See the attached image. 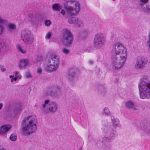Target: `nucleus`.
<instances>
[{"mask_svg": "<svg viewBox=\"0 0 150 150\" xmlns=\"http://www.w3.org/2000/svg\"><path fill=\"white\" fill-rule=\"evenodd\" d=\"M9 50V47L4 42H0V51L5 52Z\"/></svg>", "mask_w": 150, "mask_h": 150, "instance_id": "obj_17", "label": "nucleus"}, {"mask_svg": "<svg viewBox=\"0 0 150 150\" xmlns=\"http://www.w3.org/2000/svg\"><path fill=\"white\" fill-rule=\"evenodd\" d=\"M43 58L41 55H39L37 56L36 59L37 62H40L43 60Z\"/></svg>", "mask_w": 150, "mask_h": 150, "instance_id": "obj_32", "label": "nucleus"}, {"mask_svg": "<svg viewBox=\"0 0 150 150\" xmlns=\"http://www.w3.org/2000/svg\"><path fill=\"white\" fill-rule=\"evenodd\" d=\"M73 35L69 30L65 29L63 32V36L62 39L63 43L65 46L70 45L72 43Z\"/></svg>", "mask_w": 150, "mask_h": 150, "instance_id": "obj_8", "label": "nucleus"}, {"mask_svg": "<svg viewBox=\"0 0 150 150\" xmlns=\"http://www.w3.org/2000/svg\"><path fill=\"white\" fill-rule=\"evenodd\" d=\"M9 30H13L16 28L15 25L14 24L10 23L8 25Z\"/></svg>", "mask_w": 150, "mask_h": 150, "instance_id": "obj_28", "label": "nucleus"}, {"mask_svg": "<svg viewBox=\"0 0 150 150\" xmlns=\"http://www.w3.org/2000/svg\"><path fill=\"white\" fill-rule=\"evenodd\" d=\"M47 93L48 95H51L53 96L57 97L61 94V92L57 88L52 86L48 89Z\"/></svg>", "mask_w": 150, "mask_h": 150, "instance_id": "obj_11", "label": "nucleus"}, {"mask_svg": "<svg viewBox=\"0 0 150 150\" xmlns=\"http://www.w3.org/2000/svg\"><path fill=\"white\" fill-rule=\"evenodd\" d=\"M148 59L143 56H140L137 58L135 65V68L136 69H142L147 64Z\"/></svg>", "mask_w": 150, "mask_h": 150, "instance_id": "obj_10", "label": "nucleus"}, {"mask_svg": "<svg viewBox=\"0 0 150 150\" xmlns=\"http://www.w3.org/2000/svg\"><path fill=\"white\" fill-rule=\"evenodd\" d=\"M149 47L150 49V32L149 34V41L147 42Z\"/></svg>", "mask_w": 150, "mask_h": 150, "instance_id": "obj_39", "label": "nucleus"}, {"mask_svg": "<svg viewBox=\"0 0 150 150\" xmlns=\"http://www.w3.org/2000/svg\"><path fill=\"white\" fill-rule=\"evenodd\" d=\"M61 13L62 14L63 16H64L65 13H66V11H65L64 9H62V10L61 11Z\"/></svg>", "mask_w": 150, "mask_h": 150, "instance_id": "obj_40", "label": "nucleus"}, {"mask_svg": "<svg viewBox=\"0 0 150 150\" xmlns=\"http://www.w3.org/2000/svg\"><path fill=\"white\" fill-rule=\"evenodd\" d=\"M17 80V78L16 77H13V78H12L11 80V82H13V81H16Z\"/></svg>", "mask_w": 150, "mask_h": 150, "instance_id": "obj_41", "label": "nucleus"}, {"mask_svg": "<svg viewBox=\"0 0 150 150\" xmlns=\"http://www.w3.org/2000/svg\"><path fill=\"white\" fill-rule=\"evenodd\" d=\"M28 17L30 18H32L33 17V15L32 13H30L28 15Z\"/></svg>", "mask_w": 150, "mask_h": 150, "instance_id": "obj_42", "label": "nucleus"}, {"mask_svg": "<svg viewBox=\"0 0 150 150\" xmlns=\"http://www.w3.org/2000/svg\"><path fill=\"white\" fill-rule=\"evenodd\" d=\"M59 66V58L58 55L52 54L47 63L46 69L49 71H56Z\"/></svg>", "mask_w": 150, "mask_h": 150, "instance_id": "obj_5", "label": "nucleus"}, {"mask_svg": "<svg viewBox=\"0 0 150 150\" xmlns=\"http://www.w3.org/2000/svg\"><path fill=\"white\" fill-rule=\"evenodd\" d=\"M37 118L34 115L25 117L21 123L22 132L25 135H28L35 132L37 129Z\"/></svg>", "mask_w": 150, "mask_h": 150, "instance_id": "obj_2", "label": "nucleus"}, {"mask_svg": "<svg viewBox=\"0 0 150 150\" xmlns=\"http://www.w3.org/2000/svg\"><path fill=\"white\" fill-rule=\"evenodd\" d=\"M133 103L131 100L127 101L125 103L126 107L128 109H131L133 107Z\"/></svg>", "mask_w": 150, "mask_h": 150, "instance_id": "obj_23", "label": "nucleus"}, {"mask_svg": "<svg viewBox=\"0 0 150 150\" xmlns=\"http://www.w3.org/2000/svg\"><path fill=\"white\" fill-rule=\"evenodd\" d=\"M64 7L69 15L78 13L80 10L79 2L75 0H69L64 4Z\"/></svg>", "mask_w": 150, "mask_h": 150, "instance_id": "obj_4", "label": "nucleus"}, {"mask_svg": "<svg viewBox=\"0 0 150 150\" xmlns=\"http://www.w3.org/2000/svg\"><path fill=\"white\" fill-rule=\"evenodd\" d=\"M1 69L2 71H4L6 70V69L3 68V67H1Z\"/></svg>", "mask_w": 150, "mask_h": 150, "instance_id": "obj_47", "label": "nucleus"}, {"mask_svg": "<svg viewBox=\"0 0 150 150\" xmlns=\"http://www.w3.org/2000/svg\"><path fill=\"white\" fill-rule=\"evenodd\" d=\"M9 77L10 78H12L14 77V76H12V75H10L9 76Z\"/></svg>", "mask_w": 150, "mask_h": 150, "instance_id": "obj_49", "label": "nucleus"}, {"mask_svg": "<svg viewBox=\"0 0 150 150\" xmlns=\"http://www.w3.org/2000/svg\"><path fill=\"white\" fill-rule=\"evenodd\" d=\"M127 57V50L122 44L117 43L113 45L111 51V63L116 69L122 67Z\"/></svg>", "mask_w": 150, "mask_h": 150, "instance_id": "obj_1", "label": "nucleus"}, {"mask_svg": "<svg viewBox=\"0 0 150 150\" xmlns=\"http://www.w3.org/2000/svg\"><path fill=\"white\" fill-rule=\"evenodd\" d=\"M62 51L63 53L65 54H68L69 52V50L65 47L62 48Z\"/></svg>", "mask_w": 150, "mask_h": 150, "instance_id": "obj_31", "label": "nucleus"}, {"mask_svg": "<svg viewBox=\"0 0 150 150\" xmlns=\"http://www.w3.org/2000/svg\"><path fill=\"white\" fill-rule=\"evenodd\" d=\"M83 21L80 18H77L74 26L76 27H79L83 26Z\"/></svg>", "mask_w": 150, "mask_h": 150, "instance_id": "obj_19", "label": "nucleus"}, {"mask_svg": "<svg viewBox=\"0 0 150 150\" xmlns=\"http://www.w3.org/2000/svg\"><path fill=\"white\" fill-rule=\"evenodd\" d=\"M21 38L24 42L26 45L31 44L34 40L33 35L31 32L27 29L23 30L21 33Z\"/></svg>", "mask_w": 150, "mask_h": 150, "instance_id": "obj_6", "label": "nucleus"}, {"mask_svg": "<svg viewBox=\"0 0 150 150\" xmlns=\"http://www.w3.org/2000/svg\"><path fill=\"white\" fill-rule=\"evenodd\" d=\"M15 73L16 76H17V75L19 74V72L18 71H16L15 72Z\"/></svg>", "mask_w": 150, "mask_h": 150, "instance_id": "obj_46", "label": "nucleus"}, {"mask_svg": "<svg viewBox=\"0 0 150 150\" xmlns=\"http://www.w3.org/2000/svg\"><path fill=\"white\" fill-rule=\"evenodd\" d=\"M105 42V38L102 33H99L95 35L93 42L95 47L100 48L104 46Z\"/></svg>", "mask_w": 150, "mask_h": 150, "instance_id": "obj_7", "label": "nucleus"}, {"mask_svg": "<svg viewBox=\"0 0 150 150\" xmlns=\"http://www.w3.org/2000/svg\"><path fill=\"white\" fill-rule=\"evenodd\" d=\"M17 48L18 49V50L20 51V52H21V53H23V54H25L26 52V51L24 50H23L22 48V47L20 46V45H18L17 47Z\"/></svg>", "mask_w": 150, "mask_h": 150, "instance_id": "obj_34", "label": "nucleus"}, {"mask_svg": "<svg viewBox=\"0 0 150 150\" xmlns=\"http://www.w3.org/2000/svg\"><path fill=\"white\" fill-rule=\"evenodd\" d=\"M89 63L90 64H93V61L92 60H90L89 61Z\"/></svg>", "mask_w": 150, "mask_h": 150, "instance_id": "obj_43", "label": "nucleus"}, {"mask_svg": "<svg viewBox=\"0 0 150 150\" xmlns=\"http://www.w3.org/2000/svg\"><path fill=\"white\" fill-rule=\"evenodd\" d=\"M21 75H19L17 76L16 78H17V79H20L21 78Z\"/></svg>", "mask_w": 150, "mask_h": 150, "instance_id": "obj_45", "label": "nucleus"}, {"mask_svg": "<svg viewBox=\"0 0 150 150\" xmlns=\"http://www.w3.org/2000/svg\"><path fill=\"white\" fill-rule=\"evenodd\" d=\"M103 115L105 116H108L110 115L111 113L109 109L107 108H104L103 111Z\"/></svg>", "mask_w": 150, "mask_h": 150, "instance_id": "obj_24", "label": "nucleus"}, {"mask_svg": "<svg viewBox=\"0 0 150 150\" xmlns=\"http://www.w3.org/2000/svg\"><path fill=\"white\" fill-rule=\"evenodd\" d=\"M52 34L50 32H48L46 35L45 38L46 39H50Z\"/></svg>", "mask_w": 150, "mask_h": 150, "instance_id": "obj_33", "label": "nucleus"}, {"mask_svg": "<svg viewBox=\"0 0 150 150\" xmlns=\"http://www.w3.org/2000/svg\"><path fill=\"white\" fill-rule=\"evenodd\" d=\"M42 69L40 67H38L37 69V73L40 74L42 73Z\"/></svg>", "mask_w": 150, "mask_h": 150, "instance_id": "obj_37", "label": "nucleus"}, {"mask_svg": "<svg viewBox=\"0 0 150 150\" xmlns=\"http://www.w3.org/2000/svg\"><path fill=\"white\" fill-rule=\"evenodd\" d=\"M3 106V105L2 103H0V110H1Z\"/></svg>", "mask_w": 150, "mask_h": 150, "instance_id": "obj_44", "label": "nucleus"}, {"mask_svg": "<svg viewBox=\"0 0 150 150\" xmlns=\"http://www.w3.org/2000/svg\"><path fill=\"white\" fill-rule=\"evenodd\" d=\"M52 8L53 10L56 11H59L61 8L60 5L57 3L52 5Z\"/></svg>", "mask_w": 150, "mask_h": 150, "instance_id": "obj_22", "label": "nucleus"}, {"mask_svg": "<svg viewBox=\"0 0 150 150\" xmlns=\"http://www.w3.org/2000/svg\"><path fill=\"white\" fill-rule=\"evenodd\" d=\"M142 129L147 133H150V125L147 123L144 124L142 127Z\"/></svg>", "mask_w": 150, "mask_h": 150, "instance_id": "obj_20", "label": "nucleus"}, {"mask_svg": "<svg viewBox=\"0 0 150 150\" xmlns=\"http://www.w3.org/2000/svg\"><path fill=\"white\" fill-rule=\"evenodd\" d=\"M77 18L74 17H72L70 18L68 20V22L70 24H73L74 26L76 21L77 20Z\"/></svg>", "mask_w": 150, "mask_h": 150, "instance_id": "obj_25", "label": "nucleus"}, {"mask_svg": "<svg viewBox=\"0 0 150 150\" xmlns=\"http://www.w3.org/2000/svg\"><path fill=\"white\" fill-rule=\"evenodd\" d=\"M45 25L47 26H49L51 23V21L50 20H46L45 21Z\"/></svg>", "mask_w": 150, "mask_h": 150, "instance_id": "obj_35", "label": "nucleus"}, {"mask_svg": "<svg viewBox=\"0 0 150 150\" xmlns=\"http://www.w3.org/2000/svg\"><path fill=\"white\" fill-rule=\"evenodd\" d=\"M74 74L75 73L74 72H73L72 74L70 72L69 73V79H71L73 77V76Z\"/></svg>", "mask_w": 150, "mask_h": 150, "instance_id": "obj_36", "label": "nucleus"}, {"mask_svg": "<svg viewBox=\"0 0 150 150\" xmlns=\"http://www.w3.org/2000/svg\"><path fill=\"white\" fill-rule=\"evenodd\" d=\"M80 150H82L81 149H80Z\"/></svg>", "mask_w": 150, "mask_h": 150, "instance_id": "obj_51", "label": "nucleus"}, {"mask_svg": "<svg viewBox=\"0 0 150 150\" xmlns=\"http://www.w3.org/2000/svg\"><path fill=\"white\" fill-rule=\"evenodd\" d=\"M5 20L0 17V34H1L4 30V28L2 25V24L5 23Z\"/></svg>", "mask_w": 150, "mask_h": 150, "instance_id": "obj_21", "label": "nucleus"}, {"mask_svg": "<svg viewBox=\"0 0 150 150\" xmlns=\"http://www.w3.org/2000/svg\"><path fill=\"white\" fill-rule=\"evenodd\" d=\"M139 6H142L143 5L146 4L149 0H137Z\"/></svg>", "mask_w": 150, "mask_h": 150, "instance_id": "obj_26", "label": "nucleus"}, {"mask_svg": "<svg viewBox=\"0 0 150 150\" xmlns=\"http://www.w3.org/2000/svg\"><path fill=\"white\" fill-rule=\"evenodd\" d=\"M50 102L49 100H45L44 103L42 105V109L45 113H48V110L50 106Z\"/></svg>", "mask_w": 150, "mask_h": 150, "instance_id": "obj_14", "label": "nucleus"}, {"mask_svg": "<svg viewBox=\"0 0 150 150\" xmlns=\"http://www.w3.org/2000/svg\"><path fill=\"white\" fill-rule=\"evenodd\" d=\"M26 77L27 78H30L32 77V76L29 72H27L26 74Z\"/></svg>", "mask_w": 150, "mask_h": 150, "instance_id": "obj_38", "label": "nucleus"}, {"mask_svg": "<svg viewBox=\"0 0 150 150\" xmlns=\"http://www.w3.org/2000/svg\"><path fill=\"white\" fill-rule=\"evenodd\" d=\"M17 138V136L16 134H11L10 137V139L12 141L16 140Z\"/></svg>", "mask_w": 150, "mask_h": 150, "instance_id": "obj_30", "label": "nucleus"}, {"mask_svg": "<svg viewBox=\"0 0 150 150\" xmlns=\"http://www.w3.org/2000/svg\"><path fill=\"white\" fill-rule=\"evenodd\" d=\"M149 78L145 76L142 79L139 85V96L142 99L150 98V83H149Z\"/></svg>", "mask_w": 150, "mask_h": 150, "instance_id": "obj_3", "label": "nucleus"}, {"mask_svg": "<svg viewBox=\"0 0 150 150\" xmlns=\"http://www.w3.org/2000/svg\"><path fill=\"white\" fill-rule=\"evenodd\" d=\"M28 64V61L27 59H21L20 60L19 66L20 69H22Z\"/></svg>", "mask_w": 150, "mask_h": 150, "instance_id": "obj_15", "label": "nucleus"}, {"mask_svg": "<svg viewBox=\"0 0 150 150\" xmlns=\"http://www.w3.org/2000/svg\"><path fill=\"white\" fill-rule=\"evenodd\" d=\"M0 150H6V149L0 146Z\"/></svg>", "mask_w": 150, "mask_h": 150, "instance_id": "obj_48", "label": "nucleus"}, {"mask_svg": "<svg viewBox=\"0 0 150 150\" xmlns=\"http://www.w3.org/2000/svg\"><path fill=\"white\" fill-rule=\"evenodd\" d=\"M87 34V31L86 30L82 31L79 33L80 36L82 38H83L86 36Z\"/></svg>", "mask_w": 150, "mask_h": 150, "instance_id": "obj_27", "label": "nucleus"}, {"mask_svg": "<svg viewBox=\"0 0 150 150\" xmlns=\"http://www.w3.org/2000/svg\"><path fill=\"white\" fill-rule=\"evenodd\" d=\"M102 132L104 139L106 141H110L114 139L115 132L111 129L109 127L105 126L102 128Z\"/></svg>", "mask_w": 150, "mask_h": 150, "instance_id": "obj_9", "label": "nucleus"}, {"mask_svg": "<svg viewBox=\"0 0 150 150\" xmlns=\"http://www.w3.org/2000/svg\"><path fill=\"white\" fill-rule=\"evenodd\" d=\"M11 126L10 125H4L0 127V134L4 136L11 128Z\"/></svg>", "mask_w": 150, "mask_h": 150, "instance_id": "obj_13", "label": "nucleus"}, {"mask_svg": "<svg viewBox=\"0 0 150 150\" xmlns=\"http://www.w3.org/2000/svg\"><path fill=\"white\" fill-rule=\"evenodd\" d=\"M111 119L113 127H116L120 126V122L118 120L115 119L113 117H112Z\"/></svg>", "mask_w": 150, "mask_h": 150, "instance_id": "obj_18", "label": "nucleus"}, {"mask_svg": "<svg viewBox=\"0 0 150 150\" xmlns=\"http://www.w3.org/2000/svg\"><path fill=\"white\" fill-rule=\"evenodd\" d=\"M98 91L101 94H103L105 92V89L102 86H100L98 88Z\"/></svg>", "mask_w": 150, "mask_h": 150, "instance_id": "obj_29", "label": "nucleus"}, {"mask_svg": "<svg viewBox=\"0 0 150 150\" xmlns=\"http://www.w3.org/2000/svg\"><path fill=\"white\" fill-rule=\"evenodd\" d=\"M146 11H149L150 10V9L147 8H146Z\"/></svg>", "mask_w": 150, "mask_h": 150, "instance_id": "obj_50", "label": "nucleus"}, {"mask_svg": "<svg viewBox=\"0 0 150 150\" xmlns=\"http://www.w3.org/2000/svg\"><path fill=\"white\" fill-rule=\"evenodd\" d=\"M22 110V106L21 103H16L11 111V114L13 115L18 114Z\"/></svg>", "mask_w": 150, "mask_h": 150, "instance_id": "obj_12", "label": "nucleus"}, {"mask_svg": "<svg viewBox=\"0 0 150 150\" xmlns=\"http://www.w3.org/2000/svg\"><path fill=\"white\" fill-rule=\"evenodd\" d=\"M57 109V106L55 103L53 102H50V105L48 110V113L50 112H53L56 111Z\"/></svg>", "mask_w": 150, "mask_h": 150, "instance_id": "obj_16", "label": "nucleus"}]
</instances>
